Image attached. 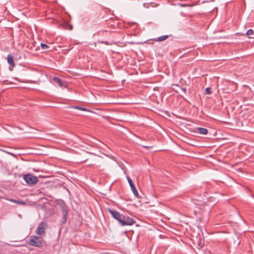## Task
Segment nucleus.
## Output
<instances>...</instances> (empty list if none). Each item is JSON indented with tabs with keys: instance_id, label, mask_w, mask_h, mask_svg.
Masks as SVG:
<instances>
[{
	"instance_id": "obj_9",
	"label": "nucleus",
	"mask_w": 254,
	"mask_h": 254,
	"mask_svg": "<svg viewBox=\"0 0 254 254\" xmlns=\"http://www.w3.org/2000/svg\"><path fill=\"white\" fill-rule=\"evenodd\" d=\"M53 80L55 83H57L60 87H64V85L61 79L59 77H55L53 78Z\"/></svg>"
},
{
	"instance_id": "obj_16",
	"label": "nucleus",
	"mask_w": 254,
	"mask_h": 254,
	"mask_svg": "<svg viewBox=\"0 0 254 254\" xmlns=\"http://www.w3.org/2000/svg\"><path fill=\"white\" fill-rule=\"evenodd\" d=\"M253 33H254V31L252 29H249L247 32V35L249 36L253 35Z\"/></svg>"
},
{
	"instance_id": "obj_1",
	"label": "nucleus",
	"mask_w": 254,
	"mask_h": 254,
	"mask_svg": "<svg viewBox=\"0 0 254 254\" xmlns=\"http://www.w3.org/2000/svg\"><path fill=\"white\" fill-rule=\"evenodd\" d=\"M26 242L29 245L39 248L43 247L44 244V241L42 237L35 235L30 236Z\"/></svg>"
},
{
	"instance_id": "obj_2",
	"label": "nucleus",
	"mask_w": 254,
	"mask_h": 254,
	"mask_svg": "<svg viewBox=\"0 0 254 254\" xmlns=\"http://www.w3.org/2000/svg\"><path fill=\"white\" fill-rule=\"evenodd\" d=\"M23 179L28 186L34 185L37 184L38 181L37 177L29 173L24 175Z\"/></svg>"
},
{
	"instance_id": "obj_5",
	"label": "nucleus",
	"mask_w": 254,
	"mask_h": 254,
	"mask_svg": "<svg viewBox=\"0 0 254 254\" xmlns=\"http://www.w3.org/2000/svg\"><path fill=\"white\" fill-rule=\"evenodd\" d=\"M127 181L129 183V185L131 188V190L132 191L134 195L136 197H139V194L137 192V190L136 189L134 185H133L132 182V180L131 179L128 177V176H127Z\"/></svg>"
},
{
	"instance_id": "obj_3",
	"label": "nucleus",
	"mask_w": 254,
	"mask_h": 254,
	"mask_svg": "<svg viewBox=\"0 0 254 254\" xmlns=\"http://www.w3.org/2000/svg\"><path fill=\"white\" fill-rule=\"evenodd\" d=\"M47 227V225L46 222H41L39 224L37 228L35 231V233L37 235L44 236L45 234V230Z\"/></svg>"
},
{
	"instance_id": "obj_18",
	"label": "nucleus",
	"mask_w": 254,
	"mask_h": 254,
	"mask_svg": "<svg viewBox=\"0 0 254 254\" xmlns=\"http://www.w3.org/2000/svg\"><path fill=\"white\" fill-rule=\"evenodd\" d=\"M7 84H12V83L11 82H8V80H4L2 82V84H3V85H6Z\"/></svg>"
},
{
	"instance_id": "obj_6",
	"label": "nucleus",
	"mask_w": 254,
	"mask_h": 254,
	"mask_svg": "<svg viewBox=\"0 0 254 254\" xmlns=\"http://www.w3.org/2000/svg\"><path fill=\"white\" fill-rule=\"evenodd\" d=\"M109 212L112 214V216L120 223L123 215L116 210H110Z\"/></svg>"
},
{
	"instance_id": "obj_10",
	"label": "nucleus",
	"mask_w": 254,
	"mask_h": 254,
	"mask_svg": "<svg viewBox=\"0 0 254 254\" xmlns=\"http://www.w3.org/2000/svg\"><path fill=\"white\" fill-rule=\"evenodd\" d=\"M69 108L75 109H77V110H81V111H88V110L86 108H84V107H80V106H73L70 107Z\"/></svg>"
},
{
	"instance_id": "obj_4",
	"label": "nucleus",
	"mask_w": 254,
	"mask_h": 254,
	"mask_svg": "<svg viewBox=\"0 0 254 254\" xmlns=\"http://www.w3.org/2000/svg\"><path fill=\"white\" fill-rule=\"evenodd\" d=\"M135 223L133 219L123 215L120 224L122 226L131 225Z\"/></svg>"
},
{
	"instance_id": "obj_19",
	"label": "nucleus",
	"mask_w": 254,
	"mask_h": 254,
	"mask_svg": "<svg viewBox=\"0 0 254 254\" xmlns=\"http://www.w3.org/2000/svg\"><path fill=\"white\" fill-rule=\"evenodd\" d=\"M7 200H8L10 202L17 203V200L13 199H7Z\"/></svg>"
},
{
	"instance_id": "obj_12",
	"label": "nucleus",
	"mask_w": 254,
	"mask_h": 254,
	"mask_svg": "<svg viewBox=\"0 0 254 254\" xmlns=\"http://www.w3.org/2000/svg\"><path fill=\"white\" fill-rule=\"evenodd\" d=\"M67 216V213H63V218L62 219V223L63 224H64L66 222Z\"/></svg>"
},
{
	"instance_id": "obj_20",
	"label": "nucleus",
	"mask_w": 254,
	"mask_h": 254,
	"mask_svg": "<svg viewBox=\"0 0 254 254\" xmlns=\"http://www.w3.org/2000/svg\"><path fill=\"white\" fill-rule=\"evenodd\" d=\"M59 205H60V206H61V208L64 205H65V204L64 202V201H62L61 202H60L59 203Z\"/></svg>"
},
{
	"instance_id": "obj_7",
	"label": "nucleus",
	"mask_w": 254,
	"mask_h": 254,
	"mask_svg": "<svg viewBox=\"0 0 254 254\" xmlns=\"http://www.w3.org/2000/svg\"><path fill=\"white\" fill-rule=\"evenodd\" d=\"M196 132L198 133H200L202 135H206L208 133V130L207 129L203 127H198L196 128Z\"/></svg>"
},
{
	"instance_id": "obj_8",
	"label": "nucleus",
	"mask_w": 254,
	"mask_h": 254,
	"mask_svg": "<svg viewBox=\"0 0 254 254\" xmlns=\"http://www.w3.org/2000/svg\"><path fill=\"white\" fill-rule=\"evenodd\" d=\"M7 63L12 66H15V64L13 60L12 56L11 55H8L7 57Z\"/></svg>"
},
{
	"instance_id": "obj_17",
	"label": "nucleus",
	"mask_w": 254,
	"mask_h": 254,
	"mask_svg": "<svg viewBox=\"0 0 254 254\" xmlns=\"http://www.w3.org/2000/svg\"><path fill=\"white\" fill-rule=\"evenodd\" d=\"M17 203L21 205H25L26 204V202L23 200H18L17 201Z\"/></svg>"
},
{
	"instance_id": "obj_15",
	"label": "nucleus",
	"mask_w": 254,
	"mask_h": 254,
	"mask_svg": "<svg viewBox=\"0 0 254 254\" xmlns=\"http://www.w3.org/2000/svg\"><path fill=\"white\" fill-rule=\"evenodd\" d=\"M205 93L208 95H209L211 93V90L210 87H207L205 89Z\"/></svg>"
},
{
	"instance_id": "obj_11",
	"label": "nucleus",
	"mask_w": 254,
	"mask_h": 254,
	"mask_svg": "<svg viewBox=\"0 0 254 254\" xmlns=\"http://www.w3.org/2000/svg\"><path fill=\"white\" fill-rule=\"evenodd\" d=\"M168 37V35H163L162 36H160L158 37L156 40H155L156 41H163L166 39H167Z\"/></svg>"
},
{
	"instance_id": "obj_14",
	"label": "nucleus",
	"mask_w": 254,
	"mask_h": 254,
	"mask_svg": "<svg viewBox=\"0 0 254 254\" xmlns=\"http://www.w3.org/2000/svg\"><path fill=\"white\" fill-rule=\"evenodd\" d=\"M41 47L43 50H47L49 48V46L44 43L41 44Z\"/></svg>"
},
{
	"instance_id": "obj_13",
	"label": "nucleus",
	"mask_w": 254,
	"mask_h": 254,
	"mask_svg": "<svg viewBox=\"0 0 254 254\" xmlns=\"http://www.w3.org/2000/svg\"><path fill=\"white\" fill-rule=\"evenodd\" d=\"M61 209H62V213H67V206L66 205H64L62 207H61Z\"/></svg>"
}]
</instances>
